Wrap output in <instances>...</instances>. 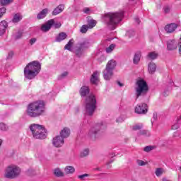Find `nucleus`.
Listing matches in <instances>:
<instances>
[{
  "instance_id": "obj_27",
  "label": "nucleus",
  "mask_w": 181,
  "mask_h": 181,
  "mask_svg": "<svg viewBox=\"0 0 181 181\" xmlns=\"http://www.w3.org/2000/svg\"><path fill=\"white\" fill-rule=\"evenodd\" d=\"M66 38H67V34H66V33H60L58 35V36L56 37V42H60Z\"/></svg>"
},
{
  "instance_id": "obj_43",
  "label": "nucleus",
  "mask_w": 181,
  "mask_h": 181,
  "mask_svg": "<svg viewBox=\"0 0 181 181\" xmlns=\"http://www.w3.org/2000/svg\"><path fill=\"white\" fill-rule=\"evenodd\" d=\"M143 127H144V125H142V124H136L135 126L133 127V131H138L139 129H142Z\"/></svg>"
},
{
  "instance_id": "obj_4",
  "label": "nucleus",
  "mask_w": 181,
  "mask_h": 181,
  "mask_svg": "<svg viewBox=\"0 0 181 181\" xmlns=\"http://www.w3.org/2000/svg\"><path fill=\"white\" fill-rule=\"evenodd\" d=\"M86 114L91 117L97 110V99L94 94L89 95L85 100Z\"/></svg>"
},
{
  "instance_id": "obj_7",
  "label": "nucleus",
  "mask_w": 181,
  "mask_h": 181,
  "mask_svg": "<svg viewBox=\"0 0 181 181\" xmlns=\"http://www.w3.org/2000/svg\"><path fill=\"white\" fill-rule=\"evenodd\" d=\"M136 86H137L135 88L136 98V100H138L141 95H145L146 93H148L149 88L148 87V83H146V81L144 79L138 80L136 83Z\"/></svg>"
},
{
  "instance_id": "obj_6",
  "label": "nucleus",
  "mask_w": 181,
  "mask_h": 181,
  "mask_svg": "<svg viewBox=\"0 0 181 181\" xmlns=\"http://www.w3.org/2000/svg\"><path fill=\"white\" fill-rule=\"evenodd\" d=\"M21 168L18 165H10L4 170V177L6 179H16L21 175Z\"/></svg>"
},
{
  "instance_id": "obj_56",
  "label": "nucleus",
  "mask_w": 181,
  "mask_h": 181,
  "mask_svg": "<svg viewBox=\"0 0 181 181\" xmlns=\"http://www.w3.org/2000/svg\"><path fill=\"white\" fill-rule=\"evenodd\" d=\"M178 45H179V53H180V54H181V37L180 39V42H179Z\"/></svg>"
},
{
  "instance_id": "obj_1",
  "label": "nucleus",
  "mask_w": 181,
  "mask_h": 181,
  "mask_svg": "<svg viewBox=\"0 0 181 181\" xmlns=\"http://www.w3.org/2000/svg\"><path fill=\"white\" fill-rule=\"evenodd\" d=\"M122 18H124V11H119L115 13H107L105 14L103 16V21L111 30H114V29L117 28V25L122 21Z\"/></svg>"
},
{
  "instance_id": "obj_34",
  "label": "nucleus",
  "mask_w": 181,
  "mask_h": 181,
  "mask_svg": "<svg viewBox=\"0 0 181 181\" xmlns=\"http://www.w3.org/2000/svg\"><path fill=\"white\" fill-rule=\"evenodd\" d=\"M83 49L82 48H81L80 47H77L75 50V54L76 56H77V57H81L82 54H83Z\"/></svg>"
},
{
  "instance_id": "obj_47",
  "label": "nucleus",
  "mask_w": 181,
  "mask_h": 181,
  "mask_svg": "<svg viewBox=\"0 0 181 181\" xmlns=\"http://www.w3.org/2000/svg\"><path fill=\"white\" fill-rule=\"evenodd\" d=\"M14 37L16 40H18V39H21V37H22V33L21 32L17 33Z\"/></svg>"
},
{
  "instance_id": "obj_53",
  "label": "nucleus",
  "mask_w": 181,
  "mask_h": 181,
  "mask_svg": "<svg viewBox=\"0 0 181 181\" xmlns=\"http://www.w3.org/2000/svg\"><path fill=\"white\" fill-rule=\"evenodd\" d=\"M83 12L84 13H90V8H83Z\"/></svg>"
},
{
  "instance_id": "obj_62",
  "label": "nucleus",
  "mask_w": 181,
  "mask_h": 181,
  "mask_svg": "<svg viewBox=\"0 0 181 181\" xmlns=\"http://www.w3.org/2000/svg\"><path fill=\"white\" fill-rule=\"evenodd\" d=\"M110 163H112V161L109 162V164H110Z\"/></svg>"
},
{
  "instance_id": "obj_44",
  "label": "nucleus",
  "mask_w": 181,
  "mask_h": 181,
  "mask_svg": "<svg viewBox=\"0 0 181 181\" xmlns=\"http://www.w3.org/2000/svg\"><path fill=\"white\" fill-rule=\"evenodd\" d=\"M5 13H6V8L3 7V8H0V18L4 16V15H5Z\"/></svg>"
},
{
  "instance_id": "obj_54",
  "label": "nucleus",
  "mask_w": 181,
  "mask_h": 181,
  "mask_svg": "<svg viewBox=\"0 0 181 181\" xmlns=\"http://www.w3.org/2000/svg\"><path fill=\"white\" fill-rule=\"evenodd\" d=\"M164 12H165V13H169V12H170V8H169V7H165V8H164Z\"/></svg>"
},
{
  "instance_id": "obj_9",
  "label": "nucleus",
  "mask_w": 181,
  "mask_h": 181,
  "mask_svg": "<svg viewBox=\"0 0 181 181\" xmlns=\"http://www.w3.org/2000/svg\"><path fill=\"white\" fill-rule=\"evenodd\" d=\"M52 145L55 148H62L64 145V139L61 136H57L52 139Z\"/></svg>"
},
{
  "instance_id": "obj_15",
  "label": "nucleus",
  "mask_w": 181,
  "mask_h": 181,
  "mask_svg": "<svg viewBox=\"0 0 181 181\" xmlns=\"http://www.w3.org/2000/svg\"><path fill=\"white\" fill-rule=\"evenodd\" d=\"M177 28V24L176 23H170L168 24L165 27V30L167 32V33H173L175 30Z\"/></svg>"
},
{
  "instance_id": "obj_52",
  "label": "nucleus",
  "mask_w": 181,
  "mask_h": 181,
  "mask_svg": "<svg viewBox=\"0 0 181 181\" xmlns=\"http://www.w3.org/2000/svg\"><path fill=\"white\" fill-rule=\"evenodd\" d=\"M168 84H169L170 88H172V87H173V86H175V83L173 82V80H170V81L168 82Z\"/></svg>"
},
{
  "instance_id": "obj_22",
  "label": "nucleus",
  "mask_w": 181,
  "mask_h": 181,
  "mask_svg": "<svg viewBox=\"0 0 181 181\" xmlns=\"http://www.w3.org/2000/svg\"><path fill=\"white\" fill-rule=\"evenodd\" d=\"M81 97H86L87 94H90V89L88 86H82L79 90Z\"/></svg>"
},
{
  "instance_id": "obj_38",
  "label": "nucleus",
  "mask_w": 181,
  "mask_h": 181,
  "mask_svg": "<svg viewBox=\"0 0 181 181\" xmlns=\"http://www.w3.org/2000/svg\"><path fill=\"white\" fill-rule=\"evenodd\" d=\"M88 29H90L88 28V25H82V27L80 29V32L81 33H87V30H88Z\"/></svg>"
},
{
  "instance_id": "obj_60",
  "label": "nucleus",
  "mask_w": 181,
  "mask_h": 181,
  "mask_svg": "<svg viewBox=\"0 0 181 181\" xmlns=\"http://www.w3.org/2000/svg\"><path fill=\"white\" fill-rule=\"evenodd\" d=\"M129 2H133L132 3V5H134L135 4V0H129Z\"/></svg>"
},
{
  "instance_id": "obj_49",
  "label": "nucleus",
  "mask_w": 181,
  "mask_h": 181,
  "mask_svg": "<svg viewBox=\"0 0 181 181\" xmlns=\"http://www.w3.org/2000/svg\"><path fill=\"white\" fill-rule=\"evenodd\" d=\"M69 73L67 71H65L64 73H62L60 76H59V79H62V78H64V77H67Z\"/></svg>"
},
{
  "instance_id": "obj_18",
  "label": "nucleus",
  "mask_w": 181,
  "mask_h": 181,
  "mask_svg": "<svg viewBox=\"0 0 181 181\" xmlns=\"http://www.w3.org/2000/svg\"><path fill=\"white\" fill-rule=\"evenodd\" d=\"M47 13H49V9L48 8H44L42 9L37 16V19H44V18H46L47 16Z\"/></svg>"
},
{
  "instance_id": "obj_57",
  "label": "nucleus",
  "mask_w": 181,
  "mask_h": 181,
  "mask_svg": "<svg viewBox=\"0 0 181 181\" xmlns=\"http://www.w3.org/2000/svg\"><path fill=\"white\" fill-rule=\"evenodd\" d=\"M163 95H164V97L169 95V91L165 90L163 93Z\"/></svg>"
},
{
  "instance_id": "obj_48",
  "label": "nucleus",
  "mask_w": 181,
  "mask_h": 181,
  "mask_svg": "<svg viewBox=\"0 0 181 181\" xmlns=\"http://www.w3.org/2000/svg\"><path fill=\"white\" fill-rule=\"evenodd\" d=\"M37 39L33 37V38H31L30 40H29V43L30 45V46H33V45H35V42H37Z\"/></svg>"
},
{
  "instance_id": "obj_59",
  "label": "nucleus",
  "mask_w": 181,
  "mask_h": 181,
  "mask_svg": "<svg viewBox=\"0 0 181 181\" xmlns=\"http://www.w3.org/2000/svg\"><path fill=\"white\" fill-rule=\"evenodd\" d=\"M117 84L118 86H119V87H123L124 86V84H122L121 82L119 81H117Z\"/></svg>"
},
{
  "instance_id": "obj_36",
  "label": "nucleus",
  "mask_w": 181,
  "mask_h": 181,
  "mask_svg": "<svg viewBox=\"0 0 181 181\" xmlns=\"http://www.w3.org/2000/svg\"><path fill=\"white\" fill-rule=\"evenodd\" d=\"M88 153H90V150L88 148L84 149L81 152V158H86V156H88Z\"/></svg>"
},
{
  "instance_id": "obj_21",
  "label": "nucleus",
  "mask_w": 181,
  "mask_h": 181,
  "mask_svg": "<svg viewBox=\"0 0 181 181\" xmlns=\"http://www.w3.org/2000/svg\"><path fill=\"white\" fill-rule=\"evenodd\" d=\"M62 11H64V4H59L52 11V15L54 16L59 15V13H62Z\"/></svg>"
},
{
  "instance_id": "obj_64",
  "label": "nucleus",
  "mask_w": 181,
  "mask_h": 181,
  "mask_svg": "<svg viewBox=\"0 0 181 181\" xmlns=\"http://www.w3.org/2000/svg\"><path fill=\"white\" fill-rule=\"evenodd\" d=\"M129 33V32L127 33V35Z\"/></svg>"
},
{
  "instance_id": "obj_16",
  "label": "nucleus",
  "mask_w": 181,
  "mask_h": 181,
  "mask_svg": "<svg viewBox=\"0 0 181 181\" xmlns=\"http://www.w3.org/2000/svg\"><path fill=\"white\" fill-rule=\"evenodd\" d=\"M100 72L98 71H95L93 74L91 75L90 77V83L92 84H98V82L100 81Z\"/></svg>"
},
{
  "instance_id": "obj_8",
  "label": "nucleus",
  "mask_w": 181,
  "mask_h": 181,
  "mask_svg": "<svg viewBox=\"0 0 181 181\" xmlns=\"http://www.w3.org/2000/svg\"><path fill=\"white\" fill-rule=\"evenodd\" d=\"M100 125L103 126V124L100 123L97 124L95 127H92L88 134V136L93 139H97L98 136V132H100Z\"/></svg>"
},
{
  "instance_id": "obj_30",
  "label": "nucleus",
  "mask_w": 181,
  "mask_h": 181,
  "mask_svg": "<svg viewBox=\"0 0 181 181\" xmlns=\"http://www.w3.org/2000/svg\"><path fill=\"white\" fill-rule=\"evenodd\" d=\"M95 25H97V21L95 20L90 19L88 21L87 26L88 27L89 29H93V28H94Z\"/></svg>"
},
{
  "instance_id": "obj_45",
  "label": "nucleus",
  "mask_w": 181,
  "mask_h": 181,
  "mask_svg": "<svg viewBox=\"0 0 181 181\" xmlns=\"http://www.w3.org/2000/svg\"><path fill=\"white\" fill-rule=\"evenodd\" d=\"M136 163H137V165H139V166H145V165H146V163H145L142 160H137Z\"/></svg>"
},
{
  "instance_id": "obj_58",
  "label": "nucleus",
  "mask_w": 181,
  "mask_h": 181,
  "mask_svg": "<svg viewBox=\"0 0 181 181\" xmlns=\"http://www.w3.org/2000/svg\"><path fill=\"white\" fill-rule=\"evenodd\" d=\"M116 121L117 122H122L124 120L121 117H119Z\"/></svg>"
},
{
  "instance_id": "obj_28",
  "label": "nucleus",
  "mask_w": 181,
  "mask_h": 181,
  "mask_svg": "<svg viewBox=\"0 0 181 181\" xmlns=\"http://www.w3.org/2000/svg\"><path fill=\"white\" fill-rule=\"evenodd\" d=\"M22 18L23 16L21 13H16L12 19L13 23H18V22H21V21H22Z\"/></svg>"
},
{
  "instance_id": "obj_10",
  "label": "nucleus",
  "mask_w": 181,
  "mask_h": 181,
  "mask_svg": "<svg viewBox=\"0 0 181 181\" xmlns=\"http://www.w3.org/2000/svg\"><path fill=\"white\" fill-rule=\"evenodd\" d=\"M135 112L136 114H146L148 112V105L146 103L137 105L135 107Z\"/></svg>"
},
{
  "instance_id": "obj_41",
  "label": "nucleus",
  "mask_w": 181,
  "mask_h": 181,
  "mask_svg": "<svg viewBox=\"0 0 181 181\" xmlns=\"http://www.w3.org/2000/svg\"><path fill=\"white\" fill-rule=\"evenodd\" d=\"M1 5H9L13 0H0Z\"/></svg>"
},
{
  "instance_id": "obj_13",
  "label": "nucleus",
  "mask_w": 181,
  "mask_h": 181,
  "mask_svg": "<svg viewBox=\"0 0 181 181\" xmlns=\"http://www.w3.org/2000/svg\"><path fill=\"white\" fill-rule=\"evenodd\" d=\"M114 76V71H111L107 68L103 71V78L107 81H110Z\"/></svg>"
},
{
  "instance_id": "obj_29",
  "label": "nucleus",
  "mask_w": 181,
  "mask_h": 181,
  "mask_svg": "<svg viewBox=\"0 0 181 181\" xmlns=\"http://www.w3.org/2000/svg\"><path fill=\"white\" fill-rule=\"evenodd\" d=\"M74 43V40L71 39L70 40L68 43L65 45L64 49L66 50H69V52H71V47H73V45Z\"/></svg>"
},
{
  "instance_id": "obj_14",
  "label": "nucleus",
  "mask_w": 181,
  "mask_h": 181,
  "mask_svg": "<svg viewBox=\"0 0 181 181\" xmlns=\"http://www.w3.org/2000/svg\"><path fill=\"white\" fill-rule=\"evenodd\" d=\"M168 50H176L177 49V41L175 40H170L167 42Z\"/></svg>"
},
{
  "instance_id": "obj_40",
  "label": "nucleus",
  "mask_w": 181,
  "mask_h": 181,
  "mask_svg": "<svg viewBox=\"0 0 181 181\" xmlns=\"http://www.w3.org/2000/svg\"><path fill=\"white\" fill-rule=\"evenodd\" d=\"M115 49V45L112 44L108 47L106 48V52L111 53V52H112V50H114Z\"/></svg>"
},
{
  "instance_id": "obj_20",
  "label": "nucleus",
  "mask_w": 181,
  "mask_h": 181,
  "mask_svg": "<svg viewBox=\"0 0 181 181\" xmlns=\"http://www.w3.org/2000/svg\"><path fill=\"white\" fill-rule=\"evenodd\" d=\"M60 136L64 139V138H69L70 136V129L65 127L60 132Z\"/></svg>"
},
{
  "instance_id": "obj_5",
  "label": "nucleus",
  "mask_w": 181,
  "mask_h": 181,
  "mask_svg": "<svg viewBox=\"0 0 181 181\" xmlns=\"http://www.w3.org/2000/svg\"><path fill=\"white\" fill-rule=\"evenodd\" d=\"M30 129L35 139H45L47 136V132L42 125L32 124L30 126Z\"/></svg>"
},
{
  "instance_id": "obj_61",
  "label": "nucleus",
  "mask_w": 181,
  "mask_h": 181,
  "mask_svg": "<svg viewBox=\"0 0 181 181\" xmlns=\"http://www.w3.org/2000/svg\"><path fill=\"white\" fill-rule=\"evenodd\" d=\"M1 145H2V140L0 139V148H1Z\"/></svg>"
},
{
  "instance_id": "obj_25",
  "label": "nucleus",
  "mask_w": 181,
  "mask_h": 181,
  "mask_svg": "<svg viewBox=\"0 0 181 181\" xmlns=\"http://www.w3.org/2000/svg\"><path fill=\"white\" fill-rule=\"evenodd\" d=\"M148 70L150 74H153L156 71V64L153 62H150L148 65Z\"/></svg>"
},
{
  "instance_id": "obj_39",
  "label": "nucleus",
  "mask_w": 181,
  "mask_h": 181,
  "mask_svg": "<svg viewBox=\"0 0 181 181\" xmlns=\"http://www.w3.org/2000/svg\"><path fill=\"white\" fill-rule=\"evenodd\" d=\"M181 119V115L178 117H177V119H176V124H175L174 125L172 126V129H177L179 128V121H180Z\"/></svg>"
},
{
  "instance_id": "obj_63",
  "label": "nucleus",
  "mask_w": 181,
  "mask_h": 181,
  "mask_svg": "<svg viewBox=\"0 0 181 181\" xmlns=\"http://www.w3.org/2000/svg\"><path fill=\"white\" fill-rule=\"evenodd\" d=\"M180 172H181V166L180 167Z\"/></svg>"
},
{
  "instance_id": "obj_35",
  "label": "nucleus",
  "mask_w": 181,
  "mask_h": 181,
  "mask_svg": "<svg viewBox=\"0 0 181 181\" xmlns=\"http://www.w3.org/2000/svg\"><path fill=\"white\" fill-rule=\"evenodd\" d=\"M9 129V127L5 123H0V131L6 132Z\"/></svg>"
},
{
  "instance_id": "obj_51",
  "label": "nucleus",
  "mask_w": 181,
  "mask_h": 181,
  "mask_svg": "<svg viewBox=\"0 0 181 181\" xmlns=\"http://www.w3.org/2000/svg\"><path fill=\"white\" fill-rule=\"evenodd\" d=\"M13 57V52L11 51L8 52V55L7 57V59H12Z\"/></svg>"
},
{
  "instance_id": "obj_11",
  "label": "nucleus",
  "mask_w": 181,
  "mask_h": 181,
  "mask_svg": "<svg viewBox=\"0 0 181 181\" xmlns=\"http://www.w3.org/2000/svg\"><path fill=\"white\" fill-rule=\"evenodd\" d=\"M54 23V19L49 20L45 24L41 26V30L42 32H49V30L52 29V26H53Z\"/></svg>"
},
{
  "instance_id": "obj_3",
  "label": "nucleus",
  "mask_w": 181,
  "mask_h": 181,
  "mask_svg": "<svg viewBox=\"0 0 181 181\" xmlns=\"http://www.w3.org/2000/svg\"><path fill=\"white\" fill-rule=\"evenodd\" d=\"M42 65L37 61L29 63L24 69V76L28 80H33L39 74Z\"/></svg>"
},
{
  "instance_id": "obj_2",
  "label": "nucleus",
  "mask_w": 181,
  "mask_h": 181,
  "mask_svg": "<svg viewBox=\"0 0 181 181\" xmlns=\"http://www.w3.org/2000/svg\"><path fill=\"white\" fill-rule=\"evenodd\" d=\"M46 107H45V102L43 100H38L30 103L27 109V115L32 118L40 117L45 114Z\"/></svg>"
},
{
  "instance_id": "obj_24",
  "label": "nucleus",
  "mask_w": 181,
  "mask_h": 181,
  "mask_svg": "<svg viewBox=\"0 0 181 181\" xmlns=\"http://www.w3.org/2000/svg\"><path fill=\"white\" fill-rule=\"evenodd\" d=\"M53 173L56 177H63L64 176V173L62 170V169L59 168H56L53 170Z\"/></svg>"
},
{
  "instance_id": "obj_26",
  "label": "nucleus",
  "mask_w": 181,
  "mask_h": 181,
  "mask_svg": "<svg viewBox=\"0 0 181 181\" xmlns=\"http://www.w3.org/2000/svg\"><path fill=\"white\" fill-rule=\"evenodd\" d=\"M64 172L66 175H73L76 172V169L73 166H66L64 168Z\"/></svg>"
},
{
  "instance_id": "obj_46",
  "label": "nucleus",
  "mask_w": 181,
  "mask_h": 181,
  "mask_svg": "<svg viewBox=\"0 0 181 181\" xmlns=\"http://www.w3.org/2000/svg\"><path fill=\"white\" fill-rule=\"evenodd\" d=\"M52 26H54L55 28V29H59V28H60V26H62V23L60 22L54 23H54H53Z\"/></svg>"
},
{
  "instance_id": "obj_32",
  "label": "nucleus",
  "mask_w": 181,
  "mask_h": 181,
  "mask_svg": "<svg viewBox=\"0 0 181 181\" xmlns=\"http://www.w3.org/2000/svg\"><path fill=\"white\" fill-rule=\"evenodd\" d=\"M158 53L156 52H151L148 54V59H151V60H155V59H158Z\"/></svg>"
},
{
  "instance_id": "obj_19",
  "label": "nucleus",
  "mask_w": 181,
  "mask_h": 181,
  "mask_svg": "<svg viewBox=\"0 0 181 181\" xmlns=\"http://www.w3.org/2000/svg\"><path fill=\"white\" fill-rule=\"evenodd\" d=\"M6 28H8V23L6 21H1L0 23V36H2L5 33Z\"/></svg>"
},
{
  "instance_id": "obj_12",
  "label": "nucleus",
  "mask_w": 181,
  "mask_h": 181,
  "mask_svg": "<svg viewBox=\"0 0 181 181\" xmlns=\"http://www.w3.org/2000/svg\"><path fill=\"white\" fill-rule=\"evenodd\" d=\"M78 45L81 49H82V50H86V49H88V47L91 46V42L89 40L84 39L80 42H78Z\"/></svg>"
},
{
  "instance_id": "obj_17",
  "label": "nucleus",
  "mask_w": 181,
  "mask_h": 181,
  "mask_svg": "<svg viewBox=\"0 0 181 181\" xmlns=\"http://www.w3.org/2000/svg\"><path fill=\"white\" fill-rule=\"evenodd\" d=\"M116 66L117 62H115V60L114 59H111L107 62L106 65V69H107V70H111L112 71H114V69H115Z\"/></svg>"
},
{
  "instance_id": "obj_37",
  "label": "nucleus",
  "mask_w": 181,
  "mask_h": 181,
  "mask_svg": "<svg viewBox=\"0 0 181 181\" xmlns=\"http://www.w3.org/2000/svg\"><path fill=\"white\" fill-rule=\"evenodd\" d=\"M141 135H145L146 136H150L151 134L148 132V130H141L138 133V136H141Z\"/></svg>"
},
{
  "instance_id": "obj_42",
  "label": "nucleus",
  "mask_w": 181,
  "mask_h": 181,
  "mask_svg": "<svg viewBox=\"0 0 181 181\" xmlns=\"http://www.w3.org/2000/svg\"><path fill=\"white\" fill-rule=\"evenodd\" d=\"M88 176H90L88 174L80 175H78V179H80V180H86V177H88Z\"/></svg>"
},
{
  "instance_id": "obj_50",
  "label": "nucleus",
  "mask_w": 181,
  "mask_h": 181,
  "mask_svg": "<svg viewBox=\"0 0 181 181\" xmlns=\"http://www.w3.org/2000/svg\"><path fill=\"white\" fill-rule=\"evenodd\" d=\"M156 119H158V114L153 113V118L151 119V122L153 123V122L156 121Z\"/></svg>"
},
{
  "instance_id": "obj_23",
  "label": "nucleus",
  "mask_w": 181,
  "mask_h": 181,
  "mask_svg": "<svg viewBox=\"0 0 181 181\" xmlns=\"http://www.w3.org/2000/svg\"><path fill=\"white\" fill-rule=\"evenodd\" d=\"M141 53L140 51L136 52L134 54V57L133 58V63L134 64H138V63H139V62H141Z\"/></svg>"
},
{
  "instance_id": "obj_33",
  "label": "nucleus",
  "mask_w": 181,
  "mask_h": 181,
  "mask_svg": "<svg viewBox=\"0 0 181 181\" xmlns=\"http://www.w3.org/2000/svg\"><path fill=\"white\" fill-rule=\"evenodd\" d=\"M154 149H156V146H146V147L144 148L143 151L144 152L149 153L151 151H153Z\"/></svg>"
},
{
  "instance_id": "obj_55",
  "label": "nucleus",
  "mask_w": 181,
  "mask_h": 181,
  "mask_svg": "<svg viewBox=\"0 0 181 181\" xmlns=\"http://www.w3.org/2000/svg\"><path fill=\"white\" fill-rule=\"evenodd\" d=\"M134 21H135V22H136L138 25H139V23H141V20H139V18H138V17L135 18H134Z\"/></svg>"
},
{
  "instance_id": "obj_31",
  "label": "nucleus",
  "mask_w": 181,
  "mask_h": 181,
  "mask_svg": "<svg viewBox=\"0 0 181 181\" xmlns=\"http://www.w3.org/2000/svg\"><path fill=\"white\" fill-rule=\"evenodd\" d=\"M155 173L157 177H160V176H162L165 173V170L161 168H156Z\"/></svg>"
}]
</instances>
